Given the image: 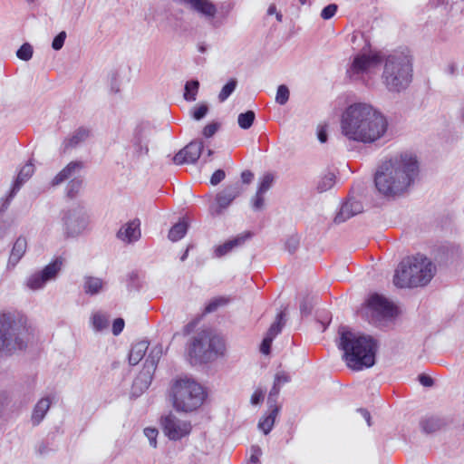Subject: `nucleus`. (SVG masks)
I'll list each match as a JSON object with an SVG mask.
<instances>
[{
    "label": "nucleus",
    "instance_id": "nucleus-1",
    "mask_svg": "<svg viewBox=\"0 0 464 464\" xmlns=\"http://www.w3.org/2000/svg\"><path fill=\"white\" fill-rule=\"evenodd\" d=\"M340 124L346 139L364 144L382 139L388 130L386 116L367 102L349 105L342 113Z\"/></svg>",
    "mask_w": 464,
    "mask_h": 464
},
{
    "label": "nucleus",
    "instance_id": "nucleus-2",
    "mask_svg": "<svg viewBox=\"0 0 464 464\" xmlns=\"http://www.w3.org/2000/svg\"><path fill=\"white\" fill-rule=\"evenodd\" d=\"M419 172L414 156L401 153L383 162L374 177V184L380 194L397 196L408 189Z\"/></svg>",
    "mask_w": 464,
    "mask_h": 464
},
{
    "label": "nucleus",
    "instance_id": "nucleus-3",
    "mask_svg": "<svg viewBox=\"0 0 464 464\" xmlns=\"http://www.w3.org/2000/svg\"><path fill=\"white\" fill-rule=\"evenodd\" d=\"M338 347L343 351V360L348 368L362 371L375 364L377 341L371 335L352 332L346 326L339 327Z\"/></svg>",
    "mask_w": 464,
    "mask_h": 464
},
{
    "label": "nucleus",
    "instance_id": "nucleus-4",
    "mask_svg": "<svg viewBox=\"0 0 464 464\" xmlns=\"http://www.w3.org/2000/svg\"><path fill=\"white\" fill-rule=\"evenodd\" d=\"M28 342L27 317L19 312H0V359L25 350Z\"/></svg>",
    "mask_w": 464,
    "mask_h": 464
},
{
    "label": "nucleus",
    "instance_id": "nucleus-5",
    "mask_svg": "<svg viewBox=\"0 0 464 464\" xmlns=\"http://www.w3.org/2000/svg\"><path fill=\"white\" fill-rule=\"evenodd\" d=\"M412 79V65L410 58L402 53L389 54L384 59L382 81L390 92L405 90Z\"/></svg>",
    "mask_w": 464,
    "mask_h": 464
},
{
    "label": "nucleus",
    "instance_id": "nucleus-6",
    "mask_svg": "<svg viewBox=\"0 0 464 464\" xmlns=\"http://www.w3.org/2000/svg\"><path fill=\"white\" fill-rule=\"evenodd\" d=\"M169 395L174 409L182 412H192L198 410L207 397L203 387L189 378L174 380Z\"/></svg>",
    "mask_w": 464,
    "mask_h": 464
},
{
    "label": "nucleus",
    "instance_id": "nucleus-7",
    "mask_svg": "<svg viewBox=\"0 0 464 464\" xmlns=\"http://www.w3.org/2000/svg\"><path fill=\"white\" fill-rule=\"evenodd\" d=\"M226 344L224 339L208 331L198 333L189 346V355L200 363H207L224 355Z\"/></svg>",
    "mask_w": 464,
    "mask_h": 464
},
{
    "label": "nucleus",
    "instance_id": "nucleus-8",
    "mask_svg": "<svg viewBox=\"0 0 464 464\" xmlns=\"http://www.w3.org/2000/svg\"><path fill=\"white\" fill-rule=\"evenodd\" d=\"M63 266V258L57 256L46 265L43 269L35 271L28 276L24 285L32 291H38L44 288L48 282L54 281Z\"/></svg>",
    "mask_w": 464,
    "mask_h": 464
},
{
    "label": "nucleus",
    "instance_id": "nucleus-9",
    "mask_svg": "<svg viewBox=\"0 0 464 464\" xmlns=\"http://www.w3.org/2000/svg\"><path fill=\"white\" fill-rule=\"evenodd\" d=\"M163 353L162 346L156 345L151 348L148 357L145 360L143 369L134 379L132 384L133 393H141L150 385L153 374L156 371L158 362Z\"/></svg>",
    "mask_w": 464,
    "mask_h": 464
},
{
    "label": "nucleus",
    "instance_id": "nucleus-10",
    "mask_svg": "<svg viewBox=\"0 0 464 464\" xmlns=\"http://www.w3.org/2000/svg\"><path fill=\"white\" fill-rule=\"evenodd\" d=\"M413 284L416 286L426 285L433 278L436 271L434 264L425 256L418 254L410 257Z\"/></svg>",
    "mask_w": 464,
    "mask_h": 464
},
{
    "label": "nucleus",
    "instance_id": "nucleus-11",
    "mask_svg": "<svg viewBox=\"0 0 464 464\" xmlns=\"http://www.w3.org/2000/svg\"><path fill=\"white\" fill-rule=\"evenodd\" d=\"M160 424L164 434L171 440H181L188 436L192 429L190 421L180 420L172 413L161 417Z\"/></svg>",
    "mask_w": 464,
    "mask_h": 464
},
{
    "label": "nucleus",
    "instance_id": "nucleus-12",
    "mask_svg": "<svg viewBox=\"0 0 464 464\" xmlns=\"http://www.w3.org/2000/svg\"><path fill=\"white\" fill-rule=\"evenodd\" d=\"M63 230L67 237H76L87 227V217L82 208H77L66 211L63 217Z\"/></svg>",
    "mask_w": 464,
    "mask_h": 464
},
{
    "label": "nucleus",
    "instance_id": "nucleus-13",
    "mask_svg": "<svg viewBox=\"0 0 464 464\" xmlns=\"http://www.w3.org/2000/svg\"><path fill=\"white\" fill-rule=\"evenodd\" d=\"M174 3L186 6L203 16L212 27L217 28L219 24L215 21L218 13L216 5L210 0H172Z\"/></svg>",
    "mask_w": 464,
    "mask_h": 464
},
{
    "label": "nucleus",
    "instance_id": "nucleus-14",
    "mask_svg": "<svg viewBox=\"0 0 464 464\" xmlns=\"http://www.w3.org/2000/svg\"><path fill=\"white\" fill-rule=\"evenodd\" d=\"M242 192L243 188L237 182L227 186L216 195L215 204L211 205L209 208L211 214L215 216L221 215Z\"/></svg>",
    "mask_w": 464,
    "mask_h": 464
},
{
    "label": "nucleus",
    "instance_id": "nucleus-15",
    "mask_svg": "<svg viewBox=\"0 0 464 464\" xmlns=\"http://www.w3.org/2000/svg\"><path fill=\"white\" fill-rule=\"evenodd\" d=\"M367 304L377 321L391 319L396 314L394 305L386 297L377 293L370 295Z\"/></svg>",
    "mask_w": 464,
    "mask_h": 464
},
{
    "label": "nucleus",
    "instance_id": "nucleus-16",
    "mask_svg": "<svg viewBox=\"0 0 464 464\" xmlns=\"http://www.w3.org/2000/svg\"><path fill=\"white\" fill-rule=\"evenodd\" d=\"M381 61L379 54H357L347 70V74L351 79L357 80L360 74L366 72L370 68L380 63Z\"/></svg>",
    "mask_w": 464,
    "mask_h": 464
},
{
    "label": "nucleus",
    "instance_id": "nucleus-17",
    "mask_svg": "<svg viewBox=\"0 0 464 464\" xmlns=\"http://www.w3.org/2000/svg\"><path fill=\"white\" fill-rule=\"evenodd\" d=\"M203 148L201 140H193L175 154L173 161L177 165L194 164L199 159Z\"/></svg>",
    "mask_w": 464,
    "mask_h": 464
},
{
    "label": "nucleus",
    "instance_id": "nucleus-18",
    "mask_svg": "<svg viewBox=\"0 0 464 464\" xmlns=\"http://www.w3.org/2000/svg\"><path fill=\"white\" fill-rule=\"evenodd\" d=\"M150 130L142 126L134 130L131 144L133 147L132 156L140 159L149 153Z\"/></svg>",
    "mask_w": 464,
    "mask_h": 464
},
{
    "label": "nucleus",
    "instance_id": "nucleus-19",
    "mask_svg": "<svg viewBox=\"0 0 464 464\" xmlns=\"http://www.w3.org/2000/svg\"><path fill=\"white\" fill-rule=\"evenodd\" d=\"M413 276L411 269L410 257L403 259L395 270L393 284L400 288L417 287L413 284Z\"/></svg>",
    "mask_w": 464,
    "mask_h": 464
},
{
    "label": "nucleus",
    "instance_id": "nucleus-20",
    "mask_svg": "<svg viewBox=\"0 0 464 464\" xmlns=\"http://www.w3.org/2000/svg\"><path fill=\"white\" fill-rule=\"evenodd\" d=\"M252 237V233L249 231L241 233L237 237L226 241L225 243L218 246L214 249V256L215 257H222L228 253H230L233 249L243 246L246 240Z\"/></svg>",
    "mask_w": 464,
    "mask_h": 464
},
{
    "label": "nucleus",
    "instance_id": "nucleus-21",
    "mask_svg": "<svg viewBox=\"0 0 464 464\" xmlns=\"http://www.w3.org/2000/svg\"><path fill=\"white\" fill-rule=\"evenodd\" d=\"M34 172V164L29 161L26 163L19 171L16 179L14 180V183L11 188L9 198H7L6 202L3 204L1 208V212H4L9 205L10 200L14 197V195L18 192V190L21 188L22 185L28 180Z\"/></svg>",
    "mask_w": 464,
    "mask_h": 464
},
{
    "label": "nucleus",
    "instance_id": "nucleus-22",
    "mask_svg": "<svg viewBox=\"0 0 464 464\" xmlns=\"http://www.w3.org/2000/svg\"><path fill=\"white\" fill-rule=\"evenodd\" d=\"M83 169V163L82 161H71L67 164L51 181V185L55 187L66 180L76 179L80 176V172Z\"/></svg>",
    "mask_w": 464,
    "mask_h": 464
},
{
    "label": "nucleus",
    "instance_id": "nucleus-23",
    "mask_svg": "<svg viewBox=\"0 0 464 464\" xmlns=\"http://www.w3.org/2000/svg\"><path fill=\"white\" fill-rule=\"evenodd\" d=\"M140 221L138 218L126 223L118 231V238L127 243L137 241L140 237Z\"/></svg>",
    "mask_w": 464,
    "mask_h": 464
},
{
    "label": "nucleus",
    "instance_id": "nucleus-24",
    "mask_svg": "<svg viewBox=\"0 0 464 464\" xmlns=\"http://www.w3.org/2000/svg\"><path fill=\"white\" fill-rule=\"evenodd\" d=\"M362 211V205L361 202L354 199H348L342 205L340 211L336 214L334 218V223H343L350 218L361 213Z\"/></svg>",
    "mask_w": 464,
    "mask_h": 464
},
{
    "label": "nucleus",
    "instance_id": "nucleus-25",
    "mask_svg": "<svg viewBox=\"0 0 464 464\" xmlns=\"http://www.w3.org/2000/svg\"><path fill=\"white\" fill-rule=\"evenodd\" d=\"M51 404L52 401L49 397H44L36 402L31 415L33 426H38L44 420L50 410Z\"/></svg>",
    "mask_w": 464,
    "mask_h": 464
},
{
    "label": "nucleus",
    "instance_id": "nucleus-26",
    "mask_svg": "<svg viewBox=\"0 0 464 464\" xmlns=\"http://www.w3.org/2000/svg\"><path fill=\"white\" fill-rule=\"evenodd\" d=\"M90 136V130L84 127L75 130L72 134L64 140L63 145L64 150L76 148L78 145L85 141Z\"/></svg>",
    "mask_w": 464,
    "mask_h": 464
},
{
    "label": "nucleus",
    "instance_id": "nucleus-27",
    "mask_svg": "<svg viewBox=\"0 0 464 464\" xmlns=\"http://www.w3.org/2000/svg\"><path fill=\"white\" fill-rule=\"evenodd\" d=\"M279 411L280 407L268 408V413L259 419L257 427L265 435L269 434L272 430Z\"/></svg>",
    "mask_w": 464,
    "mask_h": 464
},
{
    "label": "nucleus",
    "instance_id": "nucleus-28",
    "mask_svg": "<svg viewBox=\"0 0 464 464\" xmlns=\"http://www.w3.org/2000/svg\"><path fill=\"white\" fill-rule=\"evenodd\" d=\"M27 248V241L25 237H19L11 250V254L8 260V266H15L16 264L21 260V258L24 256L25 251Z\"/></svg>",
    "mask_w": 464,
    "mask_h": 464
},
{
    "label": "nucleus",
    "instance_id": "nucleus-29",
    "mask_svg": "<svg viewBox=\"0 0 464 464\" xmlns=\"http://www.w3.org/2000/svg\"><path fill=\"white\" fill-rule=\"evenodd\" d=\"M104 286V282L102 278L85 276L83 277L82 289L88 295H96L100 294Z\"/></svg>",
    "mask_w": 464,
    "mask_h": 464
},
{
    "label": "nucleus",
    "instance_id": "nucleus-30",
    "mask_svg": "<svg viewBox=\"0 0 464 464\" xmlns=\"http://www.w3.org/2000/svg\"><path fill=\"white\" fill-rule=\"evenodd\" d=\"M149 342L146 340L134 343L129 353V362L130 365H137L146 354L149 348Z\"/></svg>",
    "mask_w": 464,
    "mask_h": 464
},
{
    "label": "nucleus",
    "instance_id": "nucleus-31",
    "mask_svg": "<svg viewBox=\"0 0 464 464\" xmlns=\"http://www.w3.org/2000/svg\"><path fill=\"white\" fill-rule=\"evenodd\" d=\"M445 421L440 417H425L420 421V428L425 433H433L445 426Z\"/></svg>",
    "mask_w": 464,
    "mask_h": 464
},
{
    "label": "nucleus",
    "instance_id": "nucleus-32",
    "mask_svg": "<svg viewBox=\"0 0 464 464\" xmlns=\"http://www.w3.org/2000/svg\"><path fill=\"white\" fill-rule=\"evenodd\" d=\"M188 231V224L186 221H179L171 227L169 231L168 237L170 241L176 242L185 237Z\"/></svg>",
    "mask_w": 464,
    "mask_h": 464
},
{
    "label": "nucleus",
    "instance_id": "nucleus-33",
    "mask_svg": "<svg viewBox=\"0 0 464 464\" xmlns=\"http://www.w3.org/2000/svg\"><path fill=\"white\" fill-rule=\"evenodd\" d=\"M198 89L199 82L198 80L188 81L184 87V99L187 102L196 101Z\"/></svg>",
    "mask_w": 464,
    "mask_h": 464
},
{
    "label": "nucleus",
    "instance_id": "nucleus-34",
    "mask_svg": "<svg viewBox=\"0 0 464 464\" xmlns=\"http://www.w3.org/2000/svg\"><path fill=\"white\" fill-rule=\"evenodd\" d=\"M237 86V81L236 78H231L229 81L222 87L219 94L218 101L220 102H224L228 97L235 92Z\"/></svg>",
    "mask_w": 464,
    "mask_h": 464
},
{
    "label": "nucleus",
    "instance_id": "nucleus-35",
    "mask_svg": "<svg viewBox=\"0 0 464 464\" xmlns=\"http://www.w3.org/2000/svg\"><path fill=\"white\" fill-rule=\"evenodd\" d=\"M255 118L256 114L251 110L242 112L237 117L238 126L243 130H248L253 125Z\"/></svg>",
    "mask_w": 464,
    "mask_h": 464
},
{
    "label": "nucleus",
    "instance_id": "nucleus-36",
    "mask_svg": "<svg viewBox=\"0 0 464 464\" xmlns=\"http://www.w3.org/2000/svg\"><path fill=\"white\" fill-rule=\"evenodd\" d=\"M82 186V179L79 176L72 179L66 188V194L69 198H73L80 191Z\"/></svg>",
    "mask_w": 464,
    "mask_h": 464
},
{
    "label": "nucleus",
    "instance_id": "nucleus-37",
    "mask_svg": "<svg viewBox=\"0 0 464 464\" xmlns=\"http://www.w3.org/2000/svg\"><path fill=\"white\" fill-rule=\"evenodd\" d=\"M335 183V176L334 173H328L324 176L318 182L317 189L319 192H325L333 188Z\"/></svg>",
    "mask_w": 464,
    "mask_h": 464
},
{
    "label": "nucleus",
    "instance_id": "nucleus-38",
    "mask_svg": "<svg viewBox=\"0 0 464 464\" xmlns=\"http://www.w3.org/2000/svg\"><path fill=\"white\" fill-rule=\"evenodd\" d=\"M92 324L93 329L97 332H100L108 326V319L104 314L101 313H95L92 314Z\"/></svg>",
    "mask_w": 464,
    "mask_h": 464
},
{
    "label": "nucleus",
    "instance_id": "nucleus-39",
    "mask_svg": "<svg viewBox=\"0 0 464 464\" xmlns=\"http://www.w3.org/2000/svg\"><path fill=\"white\" fill-rule=\"evenodd\" d=\"M34 53V48L29 43L23 44L20 48L16 51V56L18 59L27 62L32 59Z\"/></svg>",
    "mask_w": 464,
    "mask_h": 464
},
{
    "label": "nucleus",
    "instance_id": "nucleus-40",
    "mask_svg": "<svg viewBox=\"0 0 464 464\" xmlns=\"http://www.w3.org/2000/svg\"><path fill=\"white\" fill-rule=\"evenodd\" d=\"M290 96L289 89L286 85L281 84L277 87L276 95V102L280 105H285Z\"/></svg>",
    "mask_w": 464,
    "mask_h": 464
},
{
    "label": "nucleus",
    "instance_id": "nucleus-41",
    "mask_svg": "<svg viewBox=\"0 0 464 464\" xmlns=\"http://www.w3.org/2000/svg\"><path fill=\"white\" fill-rule=\"evenodd\" d=\"M285 314L283 312L279 313L276 316V321L271 324L266 335L274 339L282 330V320Z\"/></svg>",
    "mask_w": 464,
    "mask_h": 464
},
{
    "label": "nucleus",
    "instance_id": "nucleus-42",
    "mask_svg": "<svg viewBox=\"0 0 464 464\" xmlns=\"http://www.w3.org/2000/svg\"><path fill=\"white\" fill-rule=\"evenodd\" d=\"M273 182L274 176L271 173L265 174L260 180L257 191L265 194L272 187Z\"/></svg>",
    "mask_w": 464,
    "mask_h": 464
},
{
    "label": "nucleus",
    "instance_id": "nucleus-43",
    "mask_svg": "<svg viewBox=\"0 0 464 464\" xmlns=\"http://www.w3.org/2000/svg\"><path fill=\"white\" fill-rule=\"evenodd\" d=\"M280 387L281 386L276 383L273 384V387L271 388L267 397L268 408L280 407L279 405H277V398L280 392Z\"/></svg>",
    "mask_w": 464,
    "mask_h": 464
},
{
    "label": "nucleus",
    "instance_id": "nucleus-44",
    "mask_svg": "<svg viewBox=\"0 0 464 464\" xmlns=\"http://www.w3.org/2000/svg\"><path fill=\"white\" fill-rule=\"evenodd\" d=\"M314 306V297L305 296L300 304V313L302 315H308L311 314Z\"/></svg>",
    "mask_w": 464,
    "mask_h": 464
},
{
    "label": "nucleus",
    "instance_id": "nucleus-45",
    "mask_svg": "<svg viewBox=\"0 0 464 464\" xmlns=\"http://www.w3.org/2000/svg\"><path fill=\"white\" fill-rule=\"evenodd\" d=\"M144 435L147 437L150 445L153 448L157 447V437L159 434V431L155 428H145L144 429Z\"/></svg>",
    "mask_w": 464,
    "mask_h": 464
},
{
    "label": "nucleus",
    "instance_id": "nucleus-46",
    "mask_svg": "<svg viewBox=\"0 0 464 464\" xmlns=\"http://www.w3.org/2000/svg\"><path fill=\"white\" fill-rule=\"evenodd\" d=\"M338 9L336 4H330L323 8L321 12V17L324 20H329L334 16Z\"/></svg>",
    "mask_w": 464,
    "mask_h": 464
},
{
    "label": "nucleus",
    "instance_id": "nucleus-47",
    "mask_svg": "<svg viewBox=\"0 0 464 464\" xmlns=\"http://www.w3.org/2000/svg\"><path fill=\"white\" fill-rule=\"evenodd\" d=\"M227 303V300L225 298L219 297L215 298L211 300L205 308V313H213L215 312L219 306L224 305Z\"/></svg>",
    "mask_w": 464,
    "mask_h": 464
},
{
    "label": "nucleus",
    "instance_id": "nucleus-48",
    "mask_svg": "<svg viewBox=\"0 0 464 464\" xmlns=\"http://www.w3.org/2000/svg\"><path fill=\"white\" fill-rule=\"evenodd\" d=\"M66 39V32H60L53 40L52 48L55 51H59L63 48Z\"/></svg>",
    "mask_w": 464,
    "mask_h": 464
},
{
    "label": "nucleus",
    "instance_id": "nucleus-49",
    "mask_svg": "<svg viewBox=\"0 0 464 464\" xmlns=\"http://www.w3.org/2000/svg\"><path fill=\"white\" fill-rule=\"evenodd\" d=\"M208 107L207 104H201L198 108H195L192 112L193 119L196 121L202 120L208 113Z\"/></svg>",
    "mask_w": 464,
    "mask_h": 464
},
{
    "label": "nucleus",
    "instance_id": "nucleus-50",
    "mask_svg": "<svg viewBox=\"0 0 464 464\" xmlns=\"http://www.w3.org/2000/svg\"><path fill=\"white\" fill-rule=\"evenodd\" d=\"M10 402L9 393L6 391H0V418L3 417L5 410Z\"/></svg>",
    "mask_w": 464,
    "mask_h": 464
},
{
    "label": "nucleus",
    "instance_id": "nucleus-51",
    "mask_svg": "<svg viewBox=\"0 0 464 464\" xmlns=\"http://www.w3.org/2000/svg\"><path fill=\"white\" fill-rule=\"evenodd\" d=\"M219 124L218 122H212L206 125L202 130V134L206 138H211L218 130Z\"/></svg>",
    "mask_w": 464,
    "mask_h": 464
},
{
    "label": "nucleus",
    "instance_id": "nucleus-52",
    "mask_svg": "<svg viewBox=\"0 0 464 464\" xmlns=\"http://www.w3.org/2000/svg\"><path fill=\"white\" fill-rule=\"evenodd\" d=\"M226 178V172L219 169H217L210 177V184L212 186L218 185Z\"/></svg>",
    "mask_w": 464,
    "mask_h": 464
},
{
    "label": "nucleus",
    "instance_id": "nucleus-53",
    "mask_svg": "<svg viewBox=\"0 0 464 464\" xmlns=\"http://www.w3.org/2000/svg\"><path fill=\"white\" fill-rule=\"evenodd\" d=\"M120 80L117 72H112L110 77V88L113 93L120 92Z\"/></svg>",
    "mask_w": 464,
    "mask_h": 464
},
{
    "label": "nucleus",
    "instance_id": "nucleus-54",
    "mask_svg": "<svg viewBox=\"0 0 464 464\" xmlns=\"http://www.w3.org/2000/svg\"><path fill=\"white\" fill-rule=\"evenodd\" d=\"M291 378L286 372H280L276 374L274 383L281 386L283 384L289 382Z\"/></svg>",
    "mask_w": 464,
    "mask_h": 464
},
{
    "label": "nucleus",
    "instance_id": "nucleus-55",
    "mask_svg": "<svg viewBox=\"0 0 464 464\" xmlns=\"http://www.w3.org/2000/svg\"><path fill=\"white\" fill-rule=\"evenodd\" d=\"M274 339L270 336L266 335L260 345V352L264 354H268L270 353L271 344Z\"/></svg>",
    "mask_w": 464,
    "mask_h": 464
},
{
    "label": "nucleus",
    "instance_id": "nucleus-56",
    "mask_svg": "<svg viewBox=\"0 0 464 464\" xmlns=\"http://www.w3.org/2000/svg\"><path fill=\"white\" fill-rule=\"evenodd\" d=\"M124 324V320L122 318L115 319L112 324V334L114 335H119L122 332Z\"/></svg>",
    "mask_w": 464,
    "mask_h": 464
},
{
    "label": "nucleus",
    "instance_id": "nucleus-57",
    "mask_svg": "<svg viewBox=\"0 0 464 464\" xmlns=\"http://www.w3.org/2000/svg\"><path fill=\"white\" fill-rule=\"evenodd\" d=\"M263 206H264L263 193H259L258 191H256V196L253 198L252 208L254 210H259L263 208Z\"/></svg>",
    "mask_w": 464,
    "mask_h": 464
},
{
    "label": "nucleus",
    "instance_id": "nucleus-58",
    "mask_svg": "<svg viewBox=\"0 0 464 464\" xmlns=\"http://www.w3.org/2000/svg\"><path fill=\"white\" fill-rule=\"evenodd\" d=\"M264 400V392L261 389H257L254 392L251 396L250 401L253 405L259 404Z\"/></svg>",
    "mask_w": 464,
    "mask_h": 464
},
{
    "label": "nucleus",
    "instance_id": "nucleus-59",
    "mask_svg": "<svg viewBox=\"0 0 464 464\" xmlns=\"http://www.w3.org/2000/svg\"><path fill=\"white\" fill-rule=\"evenodd\" d=\"M419 382L424 387H430L433 385V379L426 374L419 375Z\"/></svg>",
    "mask_w": 464,
    "mask_h": 464
},
{
    "label": "nucleus",
    "instance_id": "nucleus-60",
    "mask_svg": "<svg viewBox=\"0 0 464 464\" xmlns=\"http://www.w3.org/2000/svg\"><path fill=\"white\" fill-rule=\"evenodd\" d=\"M254 179V174L250 170H244L241 173V179L244 184H249Z\"/></svg>",
    "mask_w": 464,
    "mask_h": 464
},
{
    "label": "nucleus",
    "instance_id": "nucleus-61",
    "mask_svg": "<svg viewBox=\"0 0 464 464\" xmlns=\"http://www.w3.org/2000/svg\"><path fill=\"white\" fill-rule=\"evenodd\" d=\"M298 246V240L296 238H290L286 242V247L290 253H294Z\"/></svg>",
    "mask_w": 464,
    "mask_h": 464
},
{
    "label": "nucleus",
    "instance_id": "nucleus-62",
    "mask_svg": "<svg viewBox=\"0 0 464 464\" xmlns=\"http://www.w3.org/2000/svg\"><path fill=\"white\" fill-rule=\"evenodd\" d=\"M261 455V450L259 447H253V453L250 457L252 463H257L259 461V456Z\"/></svg>",
    "mask_w": 464,
    "mask_h": 464
},
{
    "label": "nucleus",
    "instance_id": "nucleus-63",
    "mask_svg": "<svg viewBox=\"0 0 464 464\" xmlns=\"http://www.w3.org/2000/svg\"><path fill=\"white\" fill-rule=\"evenodd\" d=\"M317 138L321 143H324L327 140V132L324 128H320L317 131Z\"/></svg>",
    "mask_w": 464,
    "mask_h": 464
},
{
    "label": "nucleus",
    "instance_id": "nucleus-64",
    "mask_svg": "<svg viewBox=\"0 0 464 464\" xmlns=\"http://www.w3.org/2000/svg\"><path fill=\"white\" fill-rule=\"evenodd\" d=\"M358 411L364 418V420H366L368 426H371L372 423H371V414H370V412L366 409H362V408L359 409Z\"/></svg>",
    "mask_w": 464,
    "mask_h": 464
}]
</instances>
